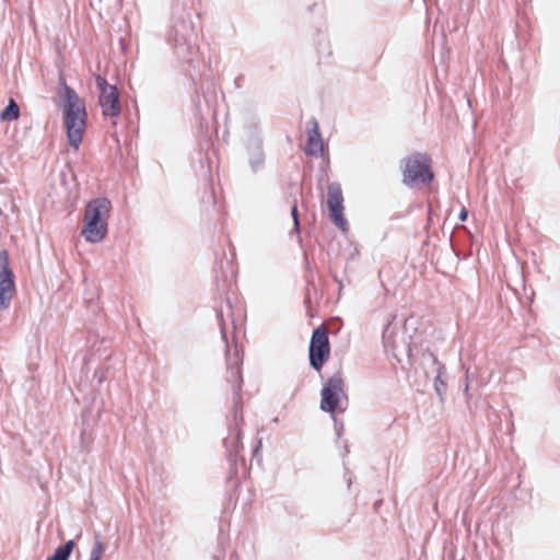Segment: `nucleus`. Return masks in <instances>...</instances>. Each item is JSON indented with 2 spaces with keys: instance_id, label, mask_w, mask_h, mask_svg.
<instances>
[{
  "instance_id": "nucleus-1",
  "label": "nucleus",
  "mask_w": 560,
  "mask_h": 560,
  "mask_svg": "<svg viewBox=\"0 0 560 560\" xmlns=\"http://www.w3.org/2000/svg\"><path fill=\"white\" fill-rule=\"evenodd\" d=\"M58 96L68 144L77 150L82 142L86 127L88 113L84 101L66 84L58 91Z\"/></svg>"
},
{
  "instance_id": "nucleus-2",
  "label": "nucleus",
  "mask_w": 560,
  "mask_h": 560,
  "mask_svg": "<svg viewBox=\"0 0 560 560\" xmlns=\"http://www.w3.org/2000/svg\"><path fill=\"white\" fill-rule=\"evenodd\" d=\"M109 211L110 201L106 198H97L86 205L81 234L88 242L98 243L106 236Z\"/></svg>"
},
{
  "instance_id": "nucleus-3",
  "label": "nucleus",
  "mask_w": 560,
  "mask_h": 560,
  "mask_svg": "<svg viewBox=\"0 0 560 560\" xmlns=\"http://www.w3.org/2000/svg\"><path fill=\"white\" fill-rule=\"evenodd\" d=\"M402 182L410 187H420L429 184L433 174L430 171L429 159L424 154L416 153L402 162Z\"/></svg>"
},
{
  "instance_id": "nucleus-4",
  "label": "nucleus",
  "mask_w": 560,
  "mask_h": 560,
  "mask_svg": "<svg viewBox=\"0 0 560 560\" xmlns=\"http://www.w3.org/2000/svg\"><path fill=\"white\" fill-rule=\"evenodd\" d=\"M15 293L14 273L10 268L9 255L0 250V310L9 308Z\"/></svg>"
},
{
  "instance_id": "nucleus-5",
  "label": "nucleus",
  "mask_w": 560,
  "mask_h": 560,
  "mask_svg": "<svg viewBox=\"0 0 560 560\" xmlns=\"http://www.w3.org/2000/svg\"><path fill=\"white\" fill-rule=\"evenodd\" d=\"M96 86L100 90V105L105 116L116 117L120 114L119 95L115 85L108 84L107 81L97 75L95 79Z\"/></svg>"
},
{
  "instance_id": "nucleus-6",
  "label": "nucleus",
  "mask_w": 560,
  "mask_h": 560,
  "mask_svg": "<svg viewBox=\"0 0 560 560\" xmlns=\"http://www.w3.org/2000/svg\"><path fill=\"white\" fill-rule=\"evenodd\" d=\"M328 355L329 341L327 334L324 329L316 328L310 343V363L315 370L319 371Z\"/></svg>"
},
{
  "instance_id": "nucleus-7",
  "label": "nucleus",
  "mask_w": 560,
  "mask_h": 560,
  "mask_svg": "<svg viewBox=\"0 0 560 560\" xmlns=\"http://www.w3.org/2000/svg\"><path fill=\"white\" fill-rule=\"evenodd\" d=\"M343 396V381L340 375H334L322 389L320 409L334 412Z\"/></svg>"
},
{
  "instance_id": "nucleus-8",
  "label": "nucleus",
  "mask_w": 560,
  "mask_h": 560,
  "mask_svg": "<svg viewBox=\"0 0 560 560\" xmlns=\"http://www.w3.org/2000/svg\"><path fill=\"white\" fill-rule=\"evenodd\" d=\"M343 197L339 184L332 183L328 186L327 206L334 223L342 231L347 230V220L343 217Z\"/></svg>"
},
{
  "instance_id": "nucleus-9",
  "label": "nucleus",
  "mask_w": 560,
  "mask_h": 560,
  "mask_svg": "<svg viewBox=\"0 0 560 560\" xmlns=\"http://www.w3.org/2000/svg\"><path fill=\"white\" fill-rule=\"evenodd\" d=\"M313 128L308 133L305 151L311 155H319L323 152L324 143L318 131V124L316 120L312 121Z\"/></svg>"
},
{
  "instance_id": "nucleus-10",
  "label": "nucleus",
  "mask_w": 560,
  "mask_h": 560,
  "mask_svg": "<svg viewBox=\"0 0 560 560\" xmlns=\"http://www.w3.org/2000/svg\"><path fill=\"white\" fill-rule=\"evenodd\" d=\"M74 546L75 544L73 540H68L63 546L58 547L54 555L48 557L47 560H68Z\"/></svg>"
},
{
  "instance_id": "nucleus-11",
  "label": "nucleus",
  "mask_w": 560,
  "mask_h": 560,
  "mask_svg": "<svg viewBox=\"0 0 560 560\" xmlns=\"http://www.w3.org/2000/svg\"><path fill=\"white\" fill-rule=\"evenodd\" d=\"M20 116V109L16 103L11 100L9 105L0 112V120L1 121H12L16 120Z\"/></svg>"
},
{
  "instance_id": "nucleus-12",
  "label": "nucleus",
  "mask_w": 560,
  "mask_h": 560,
  "mask_svg": "<svg viewBox=\"0 0 560 560\" xmlns=\"http://www.w3.org/2000/svg\"><path fill=\"white\" fill-rule=\"evenodd\" d=\"M104 550L105 548L102 540L98 537H96L89 560H101Z\"/></svg>"
},
{
  "instance_id": "nucleus-13",
  "label": "nucleus",
  "mask_w": 560,
  "mask_h": 560,
  "mask_svg": "<svg viewBox=\"0 0 560 560\" xmlns=\"http://www.w3.org/2000/svg\"><path fill=\"white\" fill-rule=\"evenodd\" d=\"M435 390L438 392V394L441 396L442 393L444 392L445 389V384L444 382L441 380V376L438 375V377L435 378Z\"/></svg>"
},
{
  "instance_id": "nucleus-14",
  "label": "nucleus",
  "mask_w": 560,
  "mask_h": 560,
  "mask_svg": "<svg viewBox=\"0 0 560 560\" xmlns=\"http://www.w3.org/2000/svg\"><path fill=\"white\" fill-rule=\"evenodd\" d=\"M292 217H293V220H294L295 229H298V226H299V219H298V208H296L295 205L292 207Z\"/></svg>"
},
{
  "instance_id": "nucleus-15",
  "label": "nucleus",
  "mask_w": 560,
  "mask_h": 560,
  "mask_svg": "<svg viewBox=\"0 0 560 560\" xmlns=\"http://www.w3.org/2000/svg\"><path fill=\"white\" fill-rule=\"evenodd\" d=\"M468 217V212L465 208L462 209L460 213H459V220L460 221H465Z\"/></svg>"
},
{
  "instance_id": "nucleus-16",
  "label": "nucleus",
  "mask_w": 560,
  "mask_h": 560,
  "mask_svg": "<svg viewBox=\"0 0 560 560\" xmlns=\"http://www.w3.org/2000/svg\"><path fill=\"white\" fill-rule=\"evenodd\" d=\"M466 380H467V382H469V375L468 374L466 375ZM468 388H469V383H467L466 386H465V392L466 393L468 392Z\"/></svg>"
},
{
  "instance_id": "nucleus-17",
  "label": "nucleus",
  "mask_w": 560,
  "mask_h": 560,
  "mask_svg": "<svg viewBox=\"0 0 560 560\" xmlns=\"http://www.w3.org/2000/svg\"><path fill=\"white\" fill-rule=\"evenodd\" d=\"M260 445H261V442H258V446H257V448H256V452L258 451V448L260 447Z\"/></svg>"
}]
</instances>
